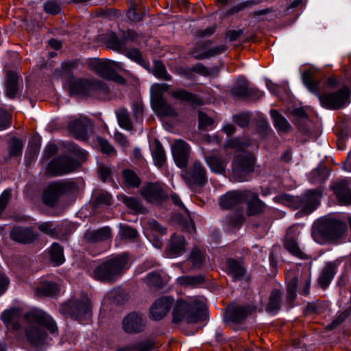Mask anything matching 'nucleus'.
Instances as JSON below:
<instances>
[{
  "instance_id": "nucleus-1",
  "label": "nucleus",
  "mask_w": 351,
  "mask_h": 351,
  "mask_svg": "<svg viewBox=\"0 0 351 351\" xmlns=\"http://www.w3.org/2000/svg\"><path fill=\"white\" fill-rule=\"evenodd\" d=\"M25 317L28 324L25 330L27 341L38 349L48 343L49 339L45 328L51 333H55L58 330L53 319L41 310H32Z\"/></svg>"
},
{
  "instance_id": "nucleus-2",
  "label": "nucleus",
  "mask_w": 351,
  "mask_h": 351,
  "mask_svg": "<svg viewBox=\"0 0 351 351\" xmlns=\"http://www.w3.org/2000/svg\"><path fill=\"white\" fill-rule=\"evenodd\" d=\"M204 298L200 296L188 298L178 300L173 312V322L178 323H197L202 321L206 316V304Z\"/></svg>"
},
{
  "instance_id": "nucleus-3",
  "label": "nucleus",
  "mask_w": 351,
  "mask_h": 351,
  "mask_svg": "<svg viewBox=\"0 0 351 351\" xmlns=\"http://www.w3.org/2000/svg\"><path fill=\"white\" fill-rule=\"evenodd\" d=\"M86 152L75 145H71L69 155H63L53 159L48 165L47 173L58 176L70 173L86 159Z\"/></svg>"
},
{
  "instance_id": "nucleus-4",
  "label": "nucleus",
  "mask_w": 351,
  "mask_h": 351,
  "mask_svg": "<svg viewBox=\"0 0 351 351\" xmlns=\"http://www.w3.org/2000/svg\"><path fill=\"white\" fill-rule=\"evenodd\" d=\"M302 81L311 92L317 95L321 105L324 108L337 109L345 106L348 101L349 92L347 87H343L335 93L319 95V83L315 81L311 71H305L303 73Z\"/></svg>"
},
{
  "instance_id": "nucleus-5",
  "label": "nucleus",
  "mask_w": 351,
  "mask_h": 351,
  "mask_svg": "<svg viewBox=\"0 0 351 351\" xmlns=\"http://www.w3.org/2000/svg\"><path fill=\"white\" fill-rule=\"evenodd\" d=\"M127 265L128 259L124 255L111 258L94 269L93 278L101 282H114L128 268Z\"/></svg>"
},
{
  "instance_id": "nucleus-6",
  "label": "nucleus",
  "mask_w": 351,
  "mask_h": 351,
  "mask_svg": "<svg viewBox=\"0 0 351 351\" xmlns=\"http://www.w3.org/2000/svg\"><path fill=\"white\" fill-rule=\"evenodd\" d=\"M322 194L319 191L312 190L308 191L303 197H293L287 194H282L274 197V199L289 207L299 209L304 214H310L319 204Z\"/></svg>"
},
{
  "instance_id": "nucleus-7",
  "label": "nucleus",
  "mask_w": 351,
  "mask_h": 351,
  "mask_svg": "<svg viewBox=\"0 0 351 351\" xmlns=\"http://www.w3.org/2000/svg\"><path fill=\"white\" fill-rule=\"evenodd\" d=\"M88 67L104 79L110 80L119 84L125 82L123 77L116 73V69L121 67V64L106 59L93 58L87 62Z\"/></svg>"
},
{
  "instance_id": "nucleus-8",
  "label": "nucleus",
  "mask_w": 351,
  "mask_h": 351,
  "mask_svg": "<svg viewBox=\"0 0 351 351\" xmlns=\"http://www.w3.org/2000/svg\"><path fill=\"white\" fill-rule=\"evenodd\" d=\"M60 311L63 314L82 321L84 319L88 318L90 315V302L86 295L79 300H71L62 305Z\"/></svg>"
},
{
  "instance_id": "nucleus-9",
  "label": "nucleus",
  "mask_w": 351,
  "mask_h": 351,
  "mask_svg": "<svg viewBox=\"0 0 351 351\" xmlns=\"http://www.w3.org/2000/svg\"><path fill=\"white\" fill-rule=\"evenodd\" d=\"M254 159L251 154L242 152L237 155L232 162V176L237 182L247 180L249 173L253 171Z\"/></svg>"
},
{
  "instance_id": "nucleus-10",
  "label": "nucleus",
  "mask_w": 351,
  "mask_h": 351,
  "mask_svg": "<svg viewBox=\"0 0 351 351\" xmlns=\"http://www.w3.org/2000/svg\"><path fill=\"white\" fill-rule=\"evenodd\" d=\"M206 169L204 165L195 161L187 169L182 171V176L189 187L202 186L207 182Z\"/></svg>"
},
{
  "instance_id": "nucleus-11",
  "label": "nucleus",
  "mask_w": 351,
  "mask_h": 351,
  "mask_svg": "<svg viewBox=\"0 0 351 351\" xmlns=\"http://www.w3.org/2000/svg\"><path fill=\"white\" fill-rule=\"evenodd\" d=\"M69 88L72 95H89L95 91L101 89L102 84L97 80L71 79Z\"/></svg>"
},
{
  "instance_id": "nucleus-12",
  "label": "nucleus",
  "mask_w": 351,
  "mask_h": 351,
  "mask_svg": "<svg viewBox=\"0 0 351 351\" xmlns=\"http://www.w3.org/2000/svg\"><path fill=\"white\" fill-rule=\"evenodd\" d=\"M73 186L74 184L73 182L67 181L56 182L50 184L43 193V203L47 206H53L62 193L73 189Z\"/></svg>"
},
{
  "instance_id": "nucleus-13",
  "label": "nucleus",
  "mask_w": 351,
  "mask_h": 351,
  "mask_svg": "<svg viewBox=\"0 0 351 351\" xmlns=\"http://www.w3.org/2000/svg\"><path fill=\"white\" fill-rule=\"evenodd\" d=\"M299 234L298 226L289 228L285 239L284 247L292 255L300 259H306L307 255L300 248L297 242Z\"/></svg>"
},
{
  "instance_id": "nucleus-14",
  "label": "nucleus",
  "mask_w": 351,
  "mask_h": 351,
  "mask_svg": "<svg viewBox=\"0 0 351 351\" xmlns=\"http://www.w3.org/2000/svg\"><path fill=\"white\" fill-rule=\"evenodd\" d=\"M173 303V298L169 296H163L155 301L150 308V317L155 320L163 318L169 312Z\"/></svg>"
},
{
  "instance_id": "nucleus-15",
  "label": "nucleus",
  "mask_w": 351,
  "mask_h": 351,
  "mask_svg": "<svg viewBox=\"0 0 351 351\" xmlns=\"http://www.w3.org/2000/svg\"><path fill=\"white\" fill-rule=\"evenodd\" d=\"M171 152L177 166L179 167H186L190 152L189 145L182 140H177L171 147Z\"/></svg>"
},
{
  "instance_id": "nucleus-16",
  "label": "nucleus",
  "mask_w": 351,
  "mask_h": 351,
  "mask_svg": "<svg viewBox=\"0 0 351 351\" xmlns=\"http://www.w3.org/2000/svg\"><path fill=\"white\" fill-rule=\"evenodd\" d=\"M141 195L147 202L158 203L166 198V194L159 184L148 183L141 189Z\"/></svg>"
},
{
  "instance_id": "nucleus-17",
  "label": "nucleus",
  "mask_w": 351,
  "mask_h": 351,
  "mask_svg": "<svg viewBox=\"0 0 351 351\" xmlns=\"http://www.w3.org/2000/svg\"><path fill=\"white\" fill-rule=\"evenodd\" d=\"M248 196L247 190L230 191L220 197L219 204L223 208H231L242 203Z\"/></svg>"
},
{
  "instance_id": "nucleus-18",
  "label": "nucleus",
  "mask_w": 351,
  "mask_h": 351,
  "mask_svg": "<svg viewBox=\"0 0 351 351\" xmlns=\"http://www.w3.org/2000/svg\"><path fill=\"white\" fill-rule=\"evenodd\" d=\"M330 187L341 204H351V189L346 180L334 181Z\"/></svg>"
},
{
  "instance_id": "nucleus-19",
  "label": "nucleus",
  "mask_w": 351,
  "mask_h": 351,
  "mask_svg": "<svg viewBox=\"0 0 351 351\" xmlns=\"http://www.w3.org/2000/svg\"><path fill=\"white\" fill-rule=\"evenodd\" d=\"M345 228V224L339 221L328 220L318 226V230L326 237L334 238L339 236Z\"/></svg>"
},
{
  "instance_id": "nucleus-20",
  "label": "nucleus",
  "mask_w": 351,
  "mask_h": 351,
  "mask_svg": "<svg viewBox=\"0 0 351 351\" xmlns=\"http://www.w3.org/2000/svg\"><path fill=\"white\" fill-rule=\"evenodd\" d=\"M145 326L142 316L136 313L129 314L123 321V328L128 333L138 332Z\"/></svg>"
},
{
  "instance_id": "nucleus-21",
  "label": "nucleus",
  "mask_w": 351,
  "mask_h": 351,
  "mask_svg": "<svg viewBox=\"0 0 351 351\" xmlns=\"http://www.w3.org/2000/svg\"><path fill=\"white\" fill-rule=\"evenodd\" d=\"M21 315V311L19 308H11L2 313L1 319L8 330H17L21 328V325L17 322Z\"/></svg>"
},
{
  "instance_id": "nucleus-22",
  "label": "nucleus",
  "mask_w": 351,
  "mask_h": 351,
  "mask_svg": "<svg viewBox=\"0 0 351 351\" xmlns=\"http://www.w3.org/2000/svg\"><path fill=\"white\" fill-rule=\"evenodd\" d=\"M111 236L110 228L103 227L97 230H87L84 235V239L88 243H96L108 240Z\"/></svg>"
},
{
  "instance_id": "nucleus-23",
  "label": "nucleus",
  "mask_w": 351,
  "mask_h": 351,
  "mask_svg": "<svg viewBox=\"0 0 351 351\" xmlns=\"http://www.w3.org/2000/svg\"><path fill=\"white\" fill-rule=\"evenodd\" d=\"M90 125V120L86 117H82L71 121L69 128L76 138L83 139L86 136L87 128Z\"/></svg>"
},
{
  "instance_id": "nucleus-24",
  "label": "nucleus",
  "mask_w": 351,
  "mask_h": 351,
  "mask_svg": "<svg viewBox=\"0 0 351 351\" xmlns=\"http://www.w3.org/2000/svg\"><path fill=\"white\" fill-rule=\"evenodd\" d=\"M252 312L249 306L230 305L228 306V316L229 319L234 322L239 323L244 320Z\"/></svg>"
},
{
  "instance_id": "nucleus-25",
  "label": "nucleus",
  "mask_w": 351,
  "mask_h": 351,
  "mask_svg": "<svg viewBox=\"0 0 351 351\" xmlns=\"http://www.w3.org/2000/svg\"><path fill=\"white\" fill-rule=\"evenodd\" d=\"M12 240L19 243H28L34 241L35 235L29 228L15 227L10 233Z\"/></svg>"
},
{
  "instance_id": "nucleus-26",
  "label": "nucleus",
  "mask_w": 351,
  "mask_h": 351,
  "mask_svg": "<svg viewBox=\"0 0 351 351\" xmlns=\"http://www.w3.org/2000/svg\"><path fill=\"white\" fill-rule=\"evenodd\" d=\"M59 291L56 283L47 280H40L34 288V292L40 296H53Z\"/></svg>"
},
{
  "instance_id": "nucleus-27",
  "label": "nucleus",
  "mask_w": 351,
  "mask_h": 351,
  "mask_svg": "<svg viewBox=\"0 0 351 351\" xmlns=\"http://www.w3.org/2000/svg\"><path fill=\"white\" fill-rule=\"evenodd\" d=\"M247 198H245L247 205V212L250 215H256L263 212L265 207L264 204L258 199V194L250 190Z\"/></svg>"
},
{
  "instance_id": "nucleus-28",
  "label": "nucleus",
  "mask_w": 351,
  "mask_h": 351,
  "mask_svg": "<svg viewBox=\"0 0 351 351\" xmlns=\"http://www.w3.org/2000/svg\"><path fill=\"white\" fill-rule=\"evenodd\" d=\"M206 162L213 172L222 174L226 171L228 160L215 154L206 158Z\"/></svg>"
},
{
  "instance_id": "nucleus-29",
  "label": "nucleus",
  "mask_w": 351,
  "mask_h": 351,
  "mask_svg": "<svg viewBox=\"0 0 351 351\" xmlns=\"http://www.w3.org/2000/svg\"><path fill=\"white\" fill-rule=\"evenodd\" d=\"M336 272V265L333 263H328L323 269L319 277L318 282L319 285L323 289L326 288L333 279Z\"/></svg>"
},
{
  "instance_id": "nucleus-30",
  "label": "nucleus",
  "mask_w": 351,
  "mask_h": 351,
  "mask_svg": "<svg viewBox=\"0 0 351 351\" xmlns=\"http://www.w3.org/2000/svg\"><path fill=\"white\" fill-rule=\"evenodd\" d=\"M171 95L175 99L185 101L192 105H201L200 98L197 95L184 89H178L171 92Z\"/></svg>"
},
{
  "instance_id": "nucleus-31",
  "label": "nucleus",
  "mask_w": 351,
  "mask_h": 351,
  "mask_svg": "<svg viewBox=\"0 0 351 351\" xmlns=\"http://www.w3.org/2000/svg\"><path fill=\"white\" fill-rule=\"evenodd\" d=\"M152 107L156 112L161 117H176L177 112L165 100L162 99L152 102Z\"/></svg>"
},
{
  "instance_id": "nucleus-32",
  "label": "nucleus",
  "mask_w": 351,
  "mask_h": 351,
  "mask_svg": "<svg viewBox=\"0 0 351 351\" xmlns=\"http://www.w3.org/2000/svg\"><path fill=\"white\" fill-rule=\"evenodd\" d=\"M19 76L16 73L9 71L6 75V95L10 98H14L18 92Z\"/></svg>"
},
{
  "instance_id": "nucleus-33",
  "label": "nucleus",
  "mask_w": 351,
  "mask_h": 351,
  "mask_svg": "<svg viewBox=\"0 0 351 351\" xmlns=\"http://www.w3.org/2000/svg\"><path fill=\"white\" fill-rule=\"evenodd\" d=\"M185 239L182 236L173 235L169 245L170 256H180L184 252Z\"/></svg>"
},
{
  "instance_id": "nucleus-34",
  "label": "nucleus",
  "mask_w": 351,
  "mask_h": 351,
  "mask_svg": "<svg viewBox=\"0 0 351 351\" xmlns=\"http://www.w3.org/2000/svg\"><path fill=\"white\" fill-rule=\"evenodd\" d=\"M118 199L131 210L135 213H143L144 208L140 200L137 198L128 197L124 194H120L118 195Z\"/></svg>"
},
{
  "instance_id": "nucleus-35",
  "label": "nucleus",
  "mask_w": 351,
  "mask_h": 351,
  "mask_svg": "<svg viewBox=\"0 0 351 351\" xmlns=\"http://www.w3.org/2000/svg\"><path fill=\"white\" fill-rule=\"evenodd\" d=\"M152 156L154 164L161 167L166 161V156L164 149L158 141H155L154 147L152 150Z\"/></svg>"
},
{
  "instance_id": "nucleus-36",
  "label": "nucleus",
  "mask_w": 351,
  "mask_h": 351,
  "mask_svg": "<svg viewBox=\"0 0 351 351\" xmlns=\"http://www.w3.org/2000/svg\"><path fill=\"white\" fill-rule=\"evenodd\" d=\"M270 114L273 119L274 126L277 130L282 132L289 130L290 128L289 122L277 110H271Z\"/></svg>"
},
{
  "instance_id": "nucleus-37",
  "label": "nucleus",
  "mask_w": 351,
  "mask_h": 351,
  "mask_svg": "<svg viewBox=\"0 0 351 351\" xmlns=\"http://www.w3.org/2000/svg\"><path fill=\"white\" fill-rule=\"evenodd\" d=\"M117 121L120 127L126 130H132V123L127 109L120 108L116 110Z\"/></svg>"
},
{
  "instance_id": "nucleus-38",
  "label": "nucleus",
  "mask_w": 351,
  "mask_h": 351,
  "mask_svg": "<svg viewBox=\"0 0 351 351\" xmlns=\"http://www.w3.org/2000/svg\"><path fill=\"white\" fill-rule=\"evenodd\" d=\"M227 265L228 273L234 280L239 279L244 274V268L240 262L230 259L227 261Z\"/></svg>"
},
{
  "instance_id": "nucleus-39",
  "label": "nucleus",
  "mask_w": 351,
  "mask_h": 351,
  "mask_svg": "<svg viewBox=\"0 0 351 351\" xmlns=\"http://www.w3.org/2000/svg\"><path fill=\"white\" fill-rule=\"evenodd\" d=\"M249 86L250 84L245 78L240 77L237 79L232 93L234 95L245 98L247 95Z\"/></svg>"
},
{
  "instance_id": "nucleus-40",
  "label": "nucleus",
  "mask_w": 351,
  "mask_h": 351,
  "mask_svg": "<svg viewBox=\"0 0 351 351\" xmlns=\"http://www.w3.org/2000/svg\"><path fill=\"white\" fill-rule=\"evenodd\" d=\"M169 85L165 83L155 84L151 87V99L152 102L156 101L158 99H164L162 97L163 93L169 89Z\"/></svg>"
},
{
  "instance_id": "nucleus-41",
  "label": "nucleus",
  "mask_w": 351,
  "mask_h": 351,
  "mask_svg": "<svg viewBox=\"0 0 351 351\" xmlns=\"http://www.w3.org/2000/svg\"><path fill=\"white\" fill-rule=\"evenodd\" d=\"M51 258L57 265H61L64 261L63 248L56 243L51 245L50 250Z\"/></svg>"
},
{
  "instance_id": "nucleus-42",
  "label": "nucleus",
  "mask_w": 351,
  "mask_h": 351,
  "mask_svg": "<svg viewBox=\"0 0 351 351\" xmlns=\"http://www.w3.org/2000/svg\"><path fill=\"white\" fill-rule=\"evenodd\" d=\"M226 49V47L224 45H221L217 47H215L213 49H210L207 51H204L202 52H197L196 51H194L192 52V54L196 59H204L209 58L213 56H215L217 54H219L220 53H222L225 51Z\"/></svg>"
},
{
  "instance_id": "nucleus-43",
  "label": "nucleus",
  "mask_w": 351,
  "mask_h": 351,
  "mask_svg": "<svg viewBox=\"0 0 351 351\" xmlns=\"http://www.w3.org/2000/svg\"><path fill=\"white\" fill-rule=\"evenodd\" d=\"M23 144V142L17 138H12L10 139L8 146V152L10 156H18L22 153Z\"/></svg>"
},
{
  "instance_id": "nucleus-44",
  "label": "nucleus",
  "mask_w": 351,
  "mask_h": 351,
  "mask_svg": "<svg viewBox=\"0 0 351 351\" xmlns=\"http://www.w3.org/2000/svg\"><path fill=\"white\" fill-rule=\"evenodd\" d=\"M123 176L125 183L128 186L137 187L141 183L140 178L131 170H124L123 172Z\"/></svg>"
},
{
  "instance_id": "nucleus-45",
  "label": "nucleus",
  "mask_w": 351,
  "mask_h": 351,
  "mask_svg": "<svg viewBox=\"0 0 351 351\" xmlns=\"http://www.w3.org/2000/svg\"><path fill=\"white\" fill-rule=\"evenodd\" d=\"M280 293L278 290H274L271 292L269 303L267 306V311L269 312L276 311L280 306Z\"/></svg>"
},
{
  "instance_id": "nucleus-46",
  "label": "nucleus",
  "mask_w": 351,
  "mask_h": 351,
  "mask_svg": "<svg viewBox=\"0 0 351 351\" xmlns=\"http://www.w3.org/2000/svg\"><path fill=\"white\" fill-rule=\"evenodd\" d=\"M204 253L197 248H195L190 256V261L194 268H200L204 261Z\"/></svg>"
},
{
  "instance_id": "nucleus-47",
  "label": "nucleus",
  "mask_w": 351,
  "mask_h": 351,
  "mask_svg": "<svg viewBox=\"0 0 351 351\" xmlns=\"http://www.w3.org/2000/svg\"><path fill=\"white\" fill-rule=\"evenodd\" d=\"M154 75L159 79L170 80L171 76L167 73L165 65L160 61L154 62Z\"/></svg>"
},
{
  "instance_id": "nucleus-48",
  "label": "nucleus",
  "mask_w": 351,
  "mask_h": 351,
  "mask_svg": "<svg viewBox=\"0 0 351 351\" xmlns=\"http://www.w3.org/2000/svg\"><path fill=\"white\" fill-rule=\"evenodd\" d=\"M178 282L180 285L185 286H194L200 284L204 281V277L202 276H183L178 279Z\"/></svg>"
},
{
  "instance_id": "nucleus-49",
  "label": "nucleus",
  "mask_w": 351,
  "mask_h": 351,
  "mask_svg": "<svg viewBox=\"0 0 351 351\" xmlns=\"http://www.w3.org/2000/svg\"><path fill=\"white\" fill-rule=\"evenodd\" d=\"M248 145L249 144L247 142L241 141L239 138L229 139L226 145L227 147L234 149L237 151H243Z\"/></svg>"
},
{
  "instance_id": "nucleus-50",
  "label": "nucleus",
  "mask_w": 351,
  "mask_h": 351,
  "mask_svg": "<svg viewBox=\"0 0 351 351\" xmlns=\"http://www.w3.org/2000/svg\"><path fill=\"white\" fill-rule=\"evenodd\" d=\"M199 119V128L200 129H208L209 127H212L213 124V119L208 117L205 113L199 112L198 114Z\"/></svg>"
},
{
  "instance_id": "nucleus-51",
  "label": "nucleus",
  "mask_w": 351,
  "mask_h": 351,
  "mask_svg": "<svg viewBox=\"0 0 351 351\" xmlns=\"http://www.w3.org/2000/svg\"><path fill=\"white\" fill-rule=\"evenodd\" d=\"M297 279H292L288 284L287 299L289 303L292 302L296 296Z\"/></svg>"
},
{
  "instance_id": "nucleus-52",
  "label": "nucleus",
  "mask_w": 351,
  "mask_h": 351,
  "mask_svg": "<svg viewBox=\"0 0 351 351\" xmlns=\"http://www.w3.org/2000/svg\"><path fill=\"white\" fill-rule=\"evenodd\" d=\"M10 120V114L3 109H0V130H4L9 128Z\"/></svg>"
},
{
  "instance_id": "nucleus-53",
  "label": "nucleus",
  "mask_w": 351,
  "mask_h": 351,
  "mask_svg": "<svg viewBox=\"0 0 351 351\" xmlns=\"http://www.w3.org/2000/svg\"><path fill=\"white\" fill-rule=\"evenodd\" d=\"M120 237L122 239H132L137 236L136 230L126 226H121L119 230Z\"/></svg>"
},
{
  "instance_id": "nucleus-54",
  "label": "nucleus",
  "mask_w": 351,
  "mask_h": 351,
  "mask_svg": "<svg viewBox=\"0 0 351 351\" xmlns=\"http://www.w3.org/2000/svg\"><path fill=\"white\" fill-rule=\"evenodd\" d=\"M146 283L149 286L158 287L162 284V279L158 274L152 272L147 276Z\"/></svg>"
},
{
  "instance_id": "nucleus-55",
  "label": "nucleus",
  "mask_w": 351,
  "mask_h": 351,
  "mask_svg": "<svg viewBox=\"0 0 351 351\" xmlns=\"http://www.w3.org/2000/svg\"><path fill=\"white\" fill-rule=\"evenodd\" d=\"M147 229L154 231V232L165 234L166 233V229L160 226L156 221L150 219L147 221Z\"/></svg>"
},
{
  "instance_id": "nucleus-56",
  "label": "nucleus",
  "mask_w": 351,
  "mask_h": 351,
  "mask_svg": "<svg viewBox=\"0 0 351 351\" xmlns=\"http://www.w3.org/2000/svg\"><path fill=\"white\" fill-rule=\"evenodd\" d=\"M99 143L103 153L108 155H114L116 152L113 147L106 140L99 138Z\"/></svg>"
},
{
  "instance_id": "nucleus-57",
  "label": "nucleus",
  "mask_w": 351,
  "mask_h": 351,
  "mask_svg": "<svg viewBox=\"0 0 351 351\" xmlns=\"http://www.w3.org/2000/svg\"><path fill=\"white\" fill-rule=\"evenodd\" d=\"M45 11L47 13L56 14L61 10L60 5L53 1H47L44 6Z\"/></svg>"
},
{
  "instance_id": "nucleus-58",
  "label": "nucleus",
  "mask_w": 351,
  "mask_h": 351,
  "mask_svg": "<svg viewBox=\"0 0 351 351\" xmlns=\"http://www.w3.org/2000/svg\"><path fill=\"white\" fill-rule=\"evenodd\" d=\"M126 56L130 59L135 61L136 62L141 64L143 62V60L141 52L138 49H130L126 52Z\"/></svg>"
},
{
  "instance_id": "nucleus-59",
  "label": "nucleus",
  "mask_w": 351,
  "mask_h": 351,
  "mask_svg": "<svg viewBox=\"0 0 351 351\" xmlns=\"http://www.w3.org/2000/svg\"><path fill=\"white\" fill-rule=\"evenodd\" d=\"M11 196V191L10 190H5L0 196V215L4 210L10 197Z\"/></svg>"
},
{
  "instance_id": "nucleus-60",
  "label": "nucleus",
  "mask_w": 351,
  "mask_h": 351,
  "mask_svg": "<svg viewBox=\"0 0 351 351\" xmlns=\"http://www.w3.org/2000/svg\"><path fill=\"white\" fill-rule=\"evenodd\" d=\"M112 173V170L110 168L101 165L99 167L98 170L99 177L102 180V181L106 182L108 180Z\"/></svg>"
},
{
  "instance_id": "nucleus-61",
  "label": "nucleus",
  "mask_w": 351,
  "mask_h": 351,
  "mask_svg": "<svg viewBox=\"0 0 351 351\" xmlns=\"http://www.w3.org/2000/svg\"><path fill=\"white\" fill-rule=\"evenodd\" d=\"M263 93L256 88L250 86L247 91V95L245 98L257 99L263 97Z\"/></svg>"
},
{
  "instance_id": "nucleus-62",
  "label": "nucleus",
  "mask_w": 351,
  "mask_h": 351,
  "mask_svg": "<svg viewBox=\"0 0 351 351\" xmlns=\"http://www.w3.org/2000/svg\"><path fill=\"white\" fill-rule=\"evenodd\" d=\"M244 220V216L243 213H238L234 217H230L227 219V223L233 227L239 226Z\"/></svg>"
},
{
  "instance_id": "nucleus-63",
  "label": "nucleus",
  "mask_w": 351,
  "mask_h": 351,
  "mask_svg": "<svg viewBox=\"0 0 351 351\" xmlns=\"http://www.w3.org/2000/svg\"><path fill=\"white\" fill-rule=\"evenodd\" d=\"M111 202L112 196L107 192H101L97 197V202L99 204L110 205Z\"/></svg>"
},
{
  "instance_id": "nucleus-64",
  "label": "nucleus",
  "mask_w": 351,
  "mask_h": 351,
  "mask_svg": "<svg viewBox=\"0 0 351 351\" xmlns=\"http://www.w3.org/2000/svg\"><path fill=\"white\" fill-rule=\"evenodd\" d=\"M38 229L43 232L44 233H46L50 236H53L55 233V230L53 228V224L50 222H45L41 224H40L38 226Z\"/></svg>"
}]
</instances>
